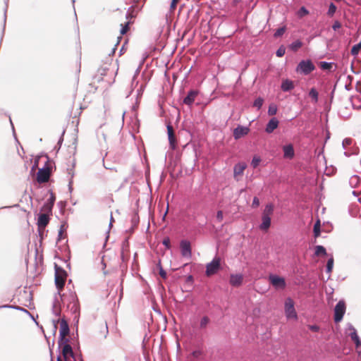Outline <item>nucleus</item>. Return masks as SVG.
<instances>
[{
    "label": "nucleus",
    "instance_id": "obj_37",
    "mask_svg": "<svg viewBox=\"0 0 361 361\" xmlns=\"http://www.w3.org/2000/svg\"><path fill=\"white\" fill-rule=\"evenodd\" d=\"M331 63L322 61L320 63V67L323 70H329L331 68Z\"/></svg>",
    "mask_w": 361,
    "mask_h": 361
},
{
    "label": "nucleus",
    "instance_id": "obj_48",
    "mask_svg": "<svg viewBox=\"0 0 361 361\" xmlns=\"http://www.w3.org/2000/svg\"><path fill=\"white\" fill-rule=\"evenodd\" d=\"M159 274H160V276H161L162 278H164V279H165V278L166 277V271H165L164 270H163L162 269H160Z\"/></svg>",
    "mask_w": 361,
    "mask_h": 361
},
{
    "label": "nucleus",
    "instance_id": "obj_26",
    "mask_svg": "<svg viewBox=\"0 0 361 361\" xmlns=\"http://www.w3.org/2000/svg\"><path fill=\"white\" fill-rule=\"evenodd\" d=\"M350 338H351L352 341H353L355 342V343L356 344L357 346H359L361 345V342L360 341L359 336L355 331L350 334Z\"/></svg>",
    "mask_w": 361,
    "mask_h": 361
},
{
    "label": "nucleus",
    "instance_id": "obj_14",
    "mask_svg": "<svg viewBox=\"0 0 361 361\" xmlns=\"http://www.w3.org/2000/svg\"><path fill=\"white\" fill-rule=\"evenodd\" d=\"M279 121L276 118H272L267 125L265 131L267 133H271L279 126Z\"/></svg>",
    "mask_w": 361,
    "mask_h": 361
},
{
    "label": "nucleus",
    "instance_id": "obj_18",
    "mask_svg": "<svg viewBox=\"0 0 361 361\" xmlns=\"http://www.w3.org/2000/svg\"><path fill=\"white\" fill-rule=\"evenodd\" d=\"M262 224L259 226V228L262 231H267L271 226V217L262 216Z\"/></svg>",
    "mask_w": 361,
    "mask_h": 361
},
{
    "label": "nucleus",
    "instance_id": "obj_10",
    "mask_svg": "<svg viewBox=\"0 0 361 361\" xmlns=\"http://www.w3.org/2000/svg\"><path fill=\"white\" fill-rule=\"evenodd\" d=\"M69 326L66 320L62 319L60 322L59 334L61 340H63L69 334Z\"/></svg>",
    "mask_w": 361,
    "mask_h": 361
},
{
    "label": "nucleus",
    "instance_id": "obj_8",
    "mask_svg": "<svg viewBox=\"0 0 361 361\" xmlns=\"http://www.w3.org/2000/svg\"><path fill=\"white\" fill-rule=\"evenodd\" d=\"M181 255L184 257L190 258L192 255L190 243L188 240H182L180 244Z\"/></svg>",
    "mask_w": 361,
    "mask_h": 361
},
{
    "label": "nucleus",
    "instance_id": "obj_21",
    "mask_svg": "<svg viewBox=\"0 0 361 361\" xmlns=\"http://www.w3.org/2000/svg\"><path fill=\"white\" fill-rule=\"evenodd\" d=\"M62 353L66 360L68 355L73 356V353L71 346L69 344L64 345L62 349Z\"/></svg>",
    "mask_w": 361,
    "mask_h": 361
},
{
    "label": "nucleus",
    "instance_id": "obj_51",
    "mask_svg": "<svg viewBox=\"0 0 361 361\" xmlns=\"http://www.w3.org/2000/svg\"><path fill=\"white\" fill-rule=\"evenodd\" d=\"M241 0H234V4H237L238 3H239Z\"/></svg>",
    "mask_w": 361,
    "mask_h": 361
},
{
    "label": "nucleus",
    "instance_id": "obj_30",
    "mask_svg": "<svg viewBox=\"0 0 361 361\" xmlns=\"http://www.w3.org/2000/svg\"><path fill=\"white\" fill-rule=\"evenodd\" d=\"M361 49V42L355 45H354L351 49V54L357 55Z\"/></svg>",
    "mask_w": 361,
    "mask_h": 361
},
{
    "label": "nucleus",
    "instance_id": "obj_20",
    "mask_svg": "<svg viewBox=\"0 0 361 361\" xmlns=\"http://www.w3.org/2000/svg\"><path fill=\"white\" fill-rule=\"evenodd\" d=\"M274 209V207L273 204H267L263 211L262 216L271 217V216L273 214Z\"/></svg>",
    "mask_w": 361,
    "mask_h": 361
},
{
    "label": "nucleus",
    "instance_id": "obj_23",
    "mask_svg": "<svg viewBox=\"0 0 361 361\" xmlns=\"http://www.w3.org/2000/svg\"><path fill=\"white\" fill-rule=\"evenodd\" d=\"M314 255L316 256H321V255L324 256L326 255V249L322 245H317L315 247Z\"/></svg>",
    "mask_w": 361,
    "mask_h": 361
},
{
    "label": "nucleus",
    "instance_id": "obj_24",
    "mask_svg": "<svg viewBox=\"0 0 361 361\" xmlns=\"http://www.w3.org/2000/svg\"><path fill=\"white\" fill-rule=\"evenodd\" d=\"M302 46V43L301 41L300 40H296L294 42H293L291 44H290V49L294 51H298L301 47Z\"/></svg>",
    "mask_w": 361,
    "mask_h": 361
},
{
    "label": "nucleus",
    "instance_id": "obj_53",
    "mask_svg": "<svg viewBox=\"0 0 361 361\" xmlns=\"http://www.w3.org/2000/svg\"><path fill=\"white\" fill-rule=\"evenodd\" d=\"M353 179L357 180V177L355 176V177L353 178Z\"/></svg>",
    "mask_w": 361,
    "mask_h": 361
},
{
    "label": "nucleus",
    "instance_id": "obj_28",
    "mask_svg": "<svg viewBox=\"0 0 361 361\" xmlns=\"http://www.w3.org/2000/svg\"><path fill=\"white\" fill-rule=\"evenodd\" d=\"M277 113V106L274 104H271L269 106L268 114L269 116H274Z\"/></svg>",
    "mask_w": 361,
    "mask_h": 361
},
{
    "label": "nucleus",
    "instance_id": "obj_49",
    "mask_svg": "<svg viewBox=\"0 0 361 361\" xmlns=\"http://www.w3.org/2000/svg\"><path fill=\"white\" fill-rule=\"evenodd\" d=\"M23 312H24V314H26L28 316H30V313L27 310H26L25 309L23 310Z\"/></svg>",
    "mask_w": 361,
    "mask_h": 361
},
{
    "label": "nucleus",
    "instance_id": "obj_54",
    "mask_svg": "<svg viewBox=\"0 0 361 361\" xmlns=\"http://www.w3.org/2000/svg\"><path fill=\"white\" fill-rule=\"evenodd\" d=\"M336 1H341V0H335Z\"/></svg>",
    "mask_w": 361,
    "mask_h": 361
},
{
    "label": "nucleus",
    "instance_id": "obj_2",
    "mask_svg": "<svg viewBox=\"0 0 361 361\" xmlns=\"http://www.w3.org/2000/svg\"><path fill=\"white\" fill-rule=\"evenodd\" d=\"M284 310L288 319H298V314L294 307V301L290 298L286 299Z\"/></svg>",
    "mask_w": 361,
    "mask_h": 361
},
{
    "label": "nucleus",
    "instance_id": "obj_41",
    "mask_svg": "<svg viewBox=\"0 0 361 361\" xmlns=\"http://www.w3.org/2000/svg\"><path fill=\"white\" fill-rule=\"evenodd\" d=\"M259 205V199L257 197H255L253 198V201H252V207H254V208H257L258 207Z\"/></svg>",
    "mask_w": 361,
    "mask_h": 361
},
{
    "label": "nucleus",
    "instance_id": "obj_25",
    "mask_svg": "<svg viewBox=\"0 0 361 361\" xmlns=\"http://www.w3.org/2000/svg\"><path fill=\"white\" fill-rule=\"evenodd\" d=\"M210 322V319L209 318L207 317V316H204L203 317L201 320H200V327L201 329H204L207 327V326L208 325V324Z\"/></svg>",
    "mask_w": 361,
    "mask_h": 361
},
{
    "label": "nucleus",
    "instance_id": "obj_12",
    "mask_svg": "<svg viewBox=\"0 0 361 361\" xmlns=\"http://www.w3.org/2000/svg\"><path fill=\"white\" fill-rule=\"evenodd\" d=\"M247 165L245 163H238L234 166L233 173L234 178L236 180H238V177L241 176L243 174L245 169H246Z\"/></svg>",
    "mask_w": 361,
    "mask_h": 361
},
{
    "label": "nucleus",
    "instance_id": "obj_4",
    "mask_svg": "<svg viewBox=\"0 0 361 361\" xmlns=\"http://www.w3.org/2000/svg\"><path fill=\"white\" fill-rule=\"evenodd\" d=\"M269 281L276 290H283L286 286L285 279L275 274L269 276Z\"/></svg>",
    "mask_w": 361,
    "mask_h": 361
},
{
    "label": "nucleus",
    "instance_id": "obj_38",
    "mask_svg": "<svg viewBox=\"0 0 361 361\" xmlns=\"http://www.w3.org/2000/svg\"><path fill=\"white\" fill-rule=\"evenodd\" d=\"M285 52L286 49L283 47H280L276 54L278 57H282L285 54Z\"/></svg>",
    "mask_w": 361,
    "mask_h": 361
},
{
    "label": "nucleus",
    "instance_id": "obj_45",
    "mask_svg": "<svg viewBox=\"0 0 361 361\" xmlns=\"http://www.w3.org/2000/svg\"><path fill=\"white\" fill-rule=\"evenodd\" d=\"M341 27V24L338 21H336L334 25H332V28L334 30H336L337 29L340 28Z\"/></svg>",
    "mask_w": 361,
    "mask_h": 361
},
{
    "label": "nucleus",
    "instance_id": "obj_35",
    "mask_svg": "<svg viewBox=\"0 0 361 361\" xmlns=\"http://www.w3.org/2000/svg\"><path fill=\"white\" fill-rule=\"evenodd\" d=\"M285 31H286L285 27H282L277 29L274 33V37H279L283 35L284 34Z\"/></svg>",
    "mask_w": 361,
    "mask_h": 361
},
{
    "label": "nucleus",
    "instance_id": "obj_13",
    "mask_svg": "<svg viewBox=\"0 0 361 361\" xmlns=\"http://www.w3.org/2000/svg\"><path fill=\"white\" fill-rule=\"evenodd\" d=\"M167 133H168L170 146L172 149H174L176 147V141L174 130H173L172 126H171V125L167 126Z\"/></svg>",
    "mask_w": 361,
    "mask_h": 361
},
{
    "label": "nucleus",
    "instance_id": "obj_22",
    "mask_svg": "<svg viewBox=\"0 0 361 361\" xmlns=\"http://www.w3.org/2000/svg\"><path fill=\"white\" fill-rule=\"evenodd\" d=\"M53 207L54 206L52 204H50L46 202L42 208V211L44 212L43 214H48L49 215H51Z\"/></svg>",
    "mask_w": 361,
    "mask_h": 361
},
{
    "label": "nucleus",
    "instance_id": "obj_11",
    "mask_svg": "<svg viewBox=\"0 0 361 361\" xmlns=\"http://www.w3.org/2000/svg\"><path fill=\"white\" fill-rule=\"evenodd\" d=\"M49 216L48 214H40L37 220L39 228L44 229L49 222Z\"/></svg>",
    "mask_w": 361,
    "mask_h": 361
},
{
    "label": "nucleus",
    "instance_id": "obj_15",
    "mask_svg": "<svg viewBox=\"0 0 361 361\" xmlns=\"http://www.w3.org/2000/svg\"><path fill=\"white\" fill-rule=\"evenodd\" d=\"M198 94V92L196 90H191L188 92V95L184 98L183 102L187 105H191Z\"/></svg>",
    "mask_w": 361,
    "mask_h": 361
},
{
    "label": "nucleus",
    "instance_id": "obj_42",
    "mask_svg": "<svg viewBox=\"0 0 361 361\" xmlns=\"http://www.w3.org/2000/svg\"><path fill=\"white\" fill-rule=\"evenodd\" d=\"M223 219H224L223 212L218 211L217 214H216V219L218 220L219 222H221V221H222Z\"/></svg>",
    "mask_w": 361,
    "mask_h": 361
},
{
    "label": "nucleus",
    "instance_id": "obj_36",
    "mask_svg": "<svg viewBox=\"0 0 361 361\" xmlns=\"http://www.w3.org/2000/svg\"><path fill=\"white\" fill-rule=\"evenodd\" d=\"M260 161H261V159L259 157H254L252 160L251 165L252 166L253 168H257L258 166V165L259 164Z\"/></svg>",
    "mask_w": 361,
    "mask_h": 361
},
{
    "label": "nucleus",
    "instance_id": "obj_5",
    "mask_svg": "<svg viewBox=\"0 0 361 361\" xmlns=\"http://www.w3.org/2000/svg\"><path fill=\"white\" fill-rule=\"evenodd\" d=\"M51 175V169L49 166L39 169L37 173V180L38 183H44L49 181Z\"/></svg>",
    "mask_w": 361,
    "mask_h": 361
},
{
    "label": "nucleus",
    "instance_id": "obj_33",
    "mask_svg": "<svg viewBox=\"0 0 361 361\" xmlns=\"http://www.w3.org/2000/svg\"><path fill=\"white\" fill-rule=\"evenodd\" d=\"M263 102V99L261 97H258L255 100L253 106L257 107L258 109H259L262 107Z\"/></svg>",
    "mask_w": 361,
    "mask_h": 361
},
{
    "label": "nucleus",
    "instance_id": "obj_27",
    "mask_svg": "<svg viewBox=\"0 0 361 361\" xmlns=\"http://www.w3.org/2000/svg\"><path fill=\"white\" fill-rule=\"evenodd\" d=\"M320 235V221L318 220L314 225V235L315 238L319 237Z\"/></svg>",
    "mask_w": 361,
    "mask_h": 361
},
{
    "label": "nucleus",
    "instance_id": "obj_6",
    "mask_svg": "<svg viewBox=\"0 0 361 361\" xmlns=\"http://www.w3.org/2000/svg\"><path fill=\"white\" fill-rule=\"evenodd\" d=\"M345 312V304L343 300H340L334 308V321L339 322L342 320Z\"/></svg>",
    "mask_w": 361,
    "mask_h": 361
},
{
    "label": "nucleus",
    "instance_id": "obj_39",
    "mask_svg": "<svg viewBox=\"0 0 361 361\" xmlns=\"http://www.w3.org/2000/svg\"><path fill=\"white\" fill-rule=\"evenodd\" d=\"M55 200V195L53 192H51L50 197L47 200V202L54 206Z\"/></svg>",
    "mask_w": 361,
    "mask_h": 361
},
{
    "label": "nucleus",
    "instance_id": "obj_46",
    "mask_svg": "<svg viewBox=\"0 0 361 361\" xmlns=\"http://www.w3.org/2000/svg\"><path fill=\"white\" fill-rule=\"evenodd\" d=\"M309 329H310L311 331H314V332H317V331H318L319 330V326H317V325H310V326H309Z\"/></svg>",
    "mask_w": 361,
    "mask_h": 361
},
{
    "label": "nucleus",
    "instance_id": "obj_1",
    "mask_svg": "<svg viewBox=\"0 0 361 361\" xmlns=\"http://www.w3.org/2000/svg\"><path fill=\"white\" fill-rule=\"evenodd\" d=\"M55 268V285L56 287L60 293L64 288L66 279L68 277L67 272L62 269L61 267H59L56 264H55L54 266Z\"/></svg>",
    "mask_w": 361,
    "mask_h": 361
},
{
    "label": "nucleus",
    "instance_id": "obj_32",
    "mask_svg": "<svg viewBox=\"0 0 361 361\" xmlns=\"http://www.w3.org/2000/svg\"><path fill=\"white\" fill-rule=\"evenodd\" d=\"M336 9H337L336 6L333 3H331L329 5V8L327 14L331 17L333 16L334 15V13H336Z\"/></svg>",
    "mask_w": 361,
    "mask_h": 361
},
{
    "label": "nucleus",
    "instance_id": "obj_40",
    "mask_svg": "<svg viewBox=\"0 0 361 361\" xmlns=\"http://www.w3.org/2000/svg\"><path fill=\"white\" fill-rule=\"evenodd\" d=\"M129 30V23H127L121 30V34L125 35Z\"/></svg>",
    "mask_w": 361,
    "mask_h": 361
},
{
    "label": "nucleus",
    "instance_id": "obj_31",
    "mask_svg": "<svg viewBox=\"0 0 361 361\" xmlns=\"http://www.w3.org/2000/svg\"><path fill=\"white\" fill-rule=\"evenodd\" d=\"M334 258L331 257L328 261L326 264V272L331 273L332 271L333 267H334Z\"/></svg>",
    "mask_w": 361,
    "mask_h": 361
},
{
    "label": "nucleus",
    "instance_id": "obj_44",
    "mask_svg": "<svg viewBox=\"0 0 361 361\" xmlns=\"http://www.w3.org/2000/svg\"><path fill=\"white\" fill-rule=\"evenodd\" d=\"M163 244L166 246V248L169 249L170 247V245H171V242H170L169 238H165L163 240Z\"/></svg>",
    "mask_w": 361,
    "mask_h": 361
},
{
    "label": "nucleus",
    "instance_id": "obj_50",
    "mask_svg": "<svg viewBox=\"0 0 361 361\" xmlns=\"http://www.w3.org/2000/svg\"><path fill=\"white\" fill-rule=\"evenodd\" d=\"M114 221V217L112 216V214H111V220H110V225H111L112 222Z\"/></svg>",
    "mask_w": 361,
    "mask_h": 361
},
{
    "label": "nucleus",
    "instance_id": "obj_52",
    "mask_svg": "<svg viewBox=\"0 0 361 361\" xmlns=\"http://www.w3.org/2000/svg\"><path fill=\"white\" fill-rule=\"evenodd\" d=\"M57 361H62V360H61V358L60 357H59L57 358Z\"/></svg>",
    "mask_w": 361,
    "mask_h": 361
},
{
    "label": "nucleus",
    "instance_id": "obj_19",
    "mask_svg": "<svg viewBox=\"0 0 361 361\" xmlns=\"http://www.w3.org/2000/svg\"><path fill=\"white\" fill-rule=\"evenodd\" d=\"M294 88V85L293 81L289 80H285L282 82L281 89L285 91H289Z\"/></svg>",
    "mask_w": 361,
    "mask_h": 361
},
{
    "label": "nucleus",
    "instance_id": "obj_17",
    "mask_svg": "<svg viewBox=\"0 0 361 361\" xmlns=\"http://www.w3.org/2000/svg\"><path fill=\"white\" fill-rule=\"evenodd\" d=\"M243 276L242 274H231L230 283L233 286H239L242 284Z\"/></svg>",
    "mask_w": 361,
    "mask_h": 361
},
{
    "label": "nucleus",
    "instance_id": "obj_43",
    "mask_svg": "<svg viewBox=\"0 0 361 361\" xmlns=\"http://www.w3.org/2000/svg\"><path fill=\"white\" fill-rule=\"evenodd\" d=\"M179 0H172L170 6V8L171 11H174L176 8V6L178 3Z\"/></svg>",
    "mask_w": 361,
    "mask_h": 361
},
{
    "label": "nucleus",
    "instance_id": "obj_29",
    "mask_svg": "<svg viewBox=\"0 0 361 361\" xmlns=\"http://www.w3.org/2000/svg\"><path fill=\"white\" fill-rule=\"evenodd\" d=\"M309 95L310 97L314 99V102H317L318 101V92L314 88H312L309 92Z\"/></svg>",
    "mask_w": 361,
    "mask_h": 361
},
{
    "label": "nucleus",
    "instance_id": "obj_47",
    "mask_svg": "<svg viewBox=\"0 0 361 361\" xmlns=\"http://www.w3.org/2000/svg\"><path fill=\"white\" fill-rule=\"evenodd\" d=\"M192 355L194 357L197 358V357H199V356H200L202 355V352L200 350H195V351L192 352Z\"/></svg>",
    "mask_w": 361,
    "mask_h": 361
},
{
    "label": "nucleus",
    "instance_id": "obj_7",
    "mask_svg": "<svg viewBox=\"0 0 361 361\" xmlns=\"http://www.w3.org/2000/svg\"><path fill=\"white\" fill-rule=\"evenodd\" d=\"M220 267V259L215 257L210 263L207 265L206 274L211 276L214 274Z\"/></svg>",
    "mask_w": 361,
    "mask_h": 361
},
{
    "label": "nucleus",
    "instance_id": "obj_3",
    "mask_svg": "<svg viewBox=\"0 0 361 361\" xmlns=\"http://www.w3.org/2000/svg\"><path fill=\"white\" fill-rule=\"evenodd\" d=\"M314 69L315 66L310 60H303L299 63L296 71L304 75H308Z\"/></svg>",
    "mask_w": 361,
    "mask_h": 361
},
{
    "label": "nucleus",
    "instance_id": "obj_34",
    "mask_svg": "<svg viewBox=\"0 0 361 361\" xmlns=\"http://www.w3.org/2000/svg\"><path fill=\"white\" fill-rule=\"evenodd\" d=\"M298 16L300 18H302V17H303L305 16L308 15L309 14V11L304 6H302L298 11Z\"/></svg>",
    "mask_w": 361,
    "mask_h": 361
},
{
    "label": "nucleus",
    "instance_id": "obj_16",
    "mask_svg": "<svg viewBox=\"0 0 361 361\" xmlns=\"http://www.w3.org/2000/svg\"><path fill=\"white\" fill-rule=\"evenodd\" d=\"M283 157L286 159H292L294 157L295 152L292 145H285L283 147Z\"/></svg>",
    "mask_w": 361,
    "mask_h": 361
},
{
    "label": "nucleus",
    "instance_id": "obj_9",
    "mask_svg": "<svg viewBox=\"0 0 361 361\" xmlns=\"http://www.w3.org/2000/svg\"><path fill=\"white\" fill-rule=\"evenodd\" d=\"M250 130L247 127L238 126L233 130V137L235 140L240 139V137L246 135L249 133Z\"/></svg>",
    "mask_w": 361,
    "mask_h": 361
}]
</instances>
